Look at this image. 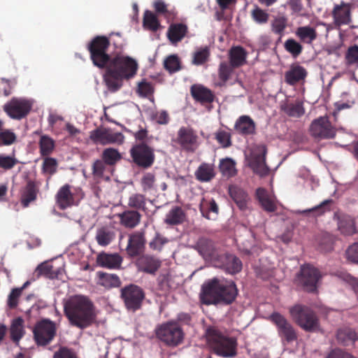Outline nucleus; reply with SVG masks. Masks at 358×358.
<instances>
[{"instance_id": "1", "label": "nucleus", "mask_w": 358, "mask_h": 358, "mask_svg": "<svg viewBox=\"0 0 358 358\" xmlns=\"http://www.w3.org/2000/svg\"><path fill=\"white\" fill-rule=\"evenodd\" d=\"M64 313L69 323L80 329L91 326L96 319L93 302L83 295L71 296L64 305Z\"/></svg>"}, {"instance_id": "2", "label": "nucleus", "mask_w": 358, "mask_h": 358, "mask_svg": "<svg viewBox=\"0 0 358 358\" xmlns=\"http://www.w3.org/2000/svg\"><path fill=\"white\" fill-rule=\"evenodd\" d=\"M105 69L103 81L108 90L115 92L122 87L124 79H129L136 75L138 64L130 57L117 55L110 59Z\"/></svg>"}, {"instance_id": "3", "label": "nucleus", "mask_w": 358, "mask_h": 358, "mask_svg": "<svg viewBox=\"0 0 358 358\" xmlns=\"http://www.w3.org/2000/svg\"><path fill=\"white\" fill-rule=\"evenodd\" d=\"M238 295V289L233 280L214 278L202 286L201 300L206 305L232 303Z\"/></svg>"}, {"instance_id": "4", "label": "nucleus", "mask_w": 358, "mask_h": 358, "mask_svg": "<svg viewBox=\"0 0 358 358\" xmlns=\"http://www.w3.org/2000/svg\"><path fill=\"white\" fill-rule=\"evenodd\" d=\"M206 337L210 350L222 357H234L237 355V340L222 334L215 327L206 329Z\"/></svg>"}, {"instance_id": "5", "label": "nucleus", "mask_w": 358, "mask_h": 358, "mask_svg": "<svg viewBox=\"0 0 358 358\" xmlns=\"http://www.w3.org/2000/svg\"><path fill=\"white\" fill-rule=\"evenodd\" d=\"M289 313L295 322L305 331H320L319 318L310 308L303 305H296L290 308Z\"/></svg>"}, {"instance_id": "6", "label": "nucleus", "mask_w": 358, "mask_h": 358, "mask_svg": "<svg viewBox=\"0 0 358 358\" xmlns=\"http://www.w3.org/2000/svg\"><path fill=\"white\" fill-rule=\"evenodd\" d=\"M110 45L109 39L104 36H97L89 43L87 50L95 66L101 69L107 66L111 58V56L107 53Z\"/></svg>"}, {"instance_id": "7", "label": "nucleus", "mask_w": 358, "mask_h": 358, "mask_svg": "<svg viewBox=\"0 0 358 358\" xmlns=\"http://www.w3.org/2000/svg\"><path fill=\"white\" fill-rule=\"evenodd\" d=\"M132 162L138 167L148 169L155 161V149L146 142L136 143L129 150Z\"/></svg>"}, {"instance_id": "8", "label": "nucleus", "mask_w": 358, "mask_h": 358, "mask_svg": "<svg viewBox=\"0 0 358 358\" xmlns=\"http://www.w3.org/2000/svg\"><path fill=\"white\" fill-rule=\"evenodd\" d=\"M321 278L320 271L313 266L307 264L301 266L296 281L306 292H315L317 291V283Z\"/></svg>"}, {"instance_id": "9", "label": "nucleus", "mask_w": 358, "mask_h": 358, "mask_svg": "<svg viewBox=\"0 0 358 358\" xmlns=\"http://www.w3.org/2000/svg\"><path fill=\"white\" fill-rule=\"evenodd\" d=\"M157 338L168 346H177L182 343L184 334L182 329L174 322H167L155 330Z\"/></svg>"}, {"instance_id": "10", "label": "nucleus", "mask_w": 358, "mask_h": 358, "mask_svg": "<svg viewBox=\"0 0 358 358\" xmlns=\"http://www.w3.org/2000/svg\"><path fill=\"white\" fill-rule=\"evenodd\" d=\"M57 333L56 324L50 319H42L34 327V338L38 345L45 346L55 338Z\"/></svg>"}, {"instance_id": "11", "label": "nucleus", "mask_w": 358, "mask_h": 358, "mask_svg": "<svg viewBox=\"0 0 358 358\" xmlns=\"http://www.w3.org/2000/svg\"><path fill=\"white\" fill-rule=\"evenodd\" d=\"M145 294L143 289L138 285L131 284L121 289V298L128 310L135 312L139 310Z\"/></svg>"}, {"instance_id": "12", "label": "nucleus", "mask_w": 358, "mask_h": 358, "mask_svg": "<svg viewBox=\"0 0 358 358\" xmlns=\"http://www.w3.org/2000/svg\"><path fill=\"white\" fill-rule=\"evenodd\" d=\"M32 103L25 98L13 97L3 106V110L12 119L21 120L30 112Z\"/></svg>"}, {"instance_id": "13", "label": "nucleus", "mask_w": 358, "mask_h": 358, "mask_svg": "<svg viewBox=\"0 0 358 358\" xmlns=\"http://www.w3.org/2000/svg\"><path fill=\"white\" fill-rule=\"evenodd\" d=\"M199 138L191 127H181L174 141L187 152H194L199 146Z\"/></svg>"}, {"instance_id": "14", "label": "nucleus", "mask_w": 358, "mask_h": 358, "mask_svg": "<svg viewBox=\"0 0 358 358\" xmlns=\"http://www.w3.org/2000/svg\"><path fill=\"white\" fill-rule=\"evenodd\" d=\"M310 135L319 140L332 139L336 135V129L327 116L314 120L310 126Z\"/></svg>"}, {"instance_id": "15", "label": "nucleus", "mask_w": 358, "mask_h": 358, "mask_svg": "<svg viewBox=\"0 0 358 358\" xmlns=\"http://www.w3.org/2000/svg\"><path fill=\"white\" fill-rule=\"evenodd\" d=\"M270 318L276 325L280 337L289 343L297 339L295 329L284 316L278 313H274Z\"/></svg>"}, {"instance_id": "16", "label": "nucleus", "mask_w": 358, "mask_h": 358, "mask_svg": "<svg viewBox=\"0 0 358 358\" xmlns=\"http://www.w3.org/2000/svg\"><path fill=\"white\" fill-rule=\"evenodd\" d=\"M214 264L215 266L224 270L230 274H236L239 273L242 269V262L236 256L223 253L217 255L215 259Z\"/></svg>"}, {"instance_id": "17", "label": "nucleus", "mask_w": 358, "mask_h": 358, "mask_svg": "<svg viewBox=\"0 0 358 358\" xmlns=\"http://www.w3.org/2000/svg\"><path fill=\"white\" fill-rule=\"evenodd\" d=\"M146 239L144 231H136L129 236L126 247L127 254L129 257L140 256L145 250Z\"/></svg>"}, {"instance_id": "18", "label": "nucleus", "mask_w": 358, "mask_h": 358, "mask_svg": "<svg viewBox=\"0 0 358 358\" xmlns=\"http://www.w3.org/2000/svg\"><path fill=\"white\" fill-rule=\"evenodd\" d=\"M38 192V183L30 179L27 180L26 185L22 187L20 191L22 206L24 208H27L31 203L36 200Z\"/></svg>"}, {"instance_id": "19", "label": "nucleus", "mask_w": 358, "mask_h": 358, "mask_svg": "<svg viewBox=\"0 0 358 358\" xmlns=\"http://www.w3.org/2000/svg\"><path fill=\"white\" fill-rule=\"evenodd\" d=\"M334 22L336 26L349 24L351 22L350 4L341 1L340 4H335L331 12Z\"/></svg>"}, {"instance_id": "20", "label": "nucleus", "mask_w": 358, "mask_h": 358, "mask_svg": "<svg viewBox=\"0 0 358 358\" xmlns=\"http://www.w3.org/2000/svg\"><path fill=\"white\" fill-rule=\"evenodd\" d=\"M266 152L265 146H262L260 152L253 154L250 162V166L253 171L261 177L266 176L269 173V169L266 164Z\"/></svg>"}, {"instance_id": "21", "label": "nucleus", "mask_w": 358, "mask_h": 358, "mask_svg": "<svg viewBox=\"0 0 358 358\" xmlns=\"http://www.w3.org/2000/svg\"><path fill=\"white\" fill-rule=\"evenodd\" d=\"M308 76L306 69L298 63L291 64L289 69L285 73V81L289 85H295L303 81Z\"/></svg>"}, {"instance_id": "22", "label": "nucleus", "mask_w": 358, "mask_h": 358, "mask_svg": "<svg viewBox=\"0 0 358 358\" xmlns=\"http://www.w3.org/2000/svg\"><path fill=\"white\" fill-rule=\"evenodd\" d=\"M161 264L162 262L159 259L150 255L141 256L136 262L139 271L152 275L155 274Z\"/></svg>"}, {"instance_id": "23", "label": "nucleus", "mask_w": 358, "mask_h": 358, "mask_svg": "<svg viewBox=\"0 0 358 358\" xmlns=\"http://www.w3.org/2000/svg\"><path fill=\"white\" fill-rule=\"evenodd\" d=\"M190 93L192 98L202 104L211 103L214 101L215 96L209 88L200 85L194 84L191 86Z\"/></svg>"}, {"instance_id": "24", "label": "nucleus", "mask_w": 358, "mask_h": 358, "mask_svg": "<svg viewBox=\"0 0 358 358\" xmlns=\"http://www.w3.org/2000/svg\"><path fill=\"white\" fill-rule=\"evenodd\" d=\"M234 129L243 136L253 135L255 134L256 124L249 115H244L236 120Z\"/></svg>"}, {"instance_id": "25", "label": "nucleus", "mask_w": 358, "mask_h": 358, "mask_svg": "<svg viewBox=\"0 0 358 358\" xmlns=\"http://www.w3.org/2000/svg\"><path fill=\"white\" fill-rule=\"evenodd\" d=\"M229 194L241 210L248 209V203L250 201L248 194L242 188L236 185H231L229 187Z\"/></svg>"}, {"instance_id": "26", "label": "nucleus", "mask_w": 358, "mask_h": 358, "mask_svg": "<svg viewBox=\"0 0 358 358\" xmlns=\"http://www.w3.org/2000/svg\"><path fill=\"white\" fill-rule=\"evenodd\" d=\"M122 260V257L117 253L108 254L103 252L96 257V263L99 266L110 269L120 268Z\"/></svg>"}, {"instance_id": "27", "label": "nucleus", "mask_w": 358, "mask_h": 358, "mask_svg": "<svg viewBox=\"0 0 358 358\" xmlns=\"http://www.w3.org/2000/svg\"><path fill=\"white\" fill-rule=\"evenodd\" d=\"M71 188V185L66 184L59 189L55 196L56 202L62 210H64L74 203V196Z\"/></svg>"}, {"instance_id": "28", "label": "nucleus", "mask_w": 358, "mask_h": 358, "mask_svg": "<svg viewBox=\"0 0 358 358\" xmlns=\"http://www.w3.org/2000/svg\"><path fill=\"white\" fill-rule=\"evenodd\" d=\"M280 110L289 117H300L305 113L303 102L299 99L292 102L285 100L280 103Z\"/></svg>"}, {"instance_id": "29", "label": "nucleus", "mask_w": 358, "mask_h": 358, "mask_svg": "<svg viewBox=\"0 0 358 358\" xmlns=\"http://www.w3.org/2000/svg\"><path fill=\"white\" fill-rule=\"evenodd\" d=\"M248 53L241 46L232 47L229 52V64L234 68H238L246 63Z\"/></svg>"}, {"instance_id": "30", "label": "nucleus", "mask_w": 358, "mask_h": 358, "mask_svg": "<svg viewBox=\"0 0 358 358\" xmlns=\"http://www.w3.org/2000/svg\"><path fill=\"white\" fill-rule=\"evenodd\" d=\"M120 223L127 228L133 229L139 224L141 213L135 210H128L119 215Z\"/></svg>"}, {"instance_id": "31", "label": "nucleus", "mask_w": 358, "mask_h": 358, "mask_svg": "<svg viewBox=\"0 0 358 358\" xmlns=\"http://www.w3.org/2000/svg\"><path fill=\"white\" fill-rule=\"evenodd\" d=\"M96 275L99 278L98 284L106 289L119 287L121 285L120 278L116 274L99 271Z\"/></svg>"}, {"instance_id": "32", "label": "nucleus", "mask_w": 358, "mask_h": 358, "mask_svg": "<svg viewBox=\"0 0 358 358\" xmlns=\"http://www.w3.org/2000/svg\"><path fill=\"white\" fill-rule=\"evenodd\" d=\"M62 272L63 269L62 268L54 269L52 265L46 262L39 264L35 271V273L36 274L37 277L43 275L49 279L59 278L60 275L62 274Z\"/></svg>"}, {"instance_id": "33", "label": "nucleus", "mask_w": 358, "mask_h": 358, "mask_svg": "<svg viewBox=\"0 0 358 358\" xmlns=\"http://www.w3.org/2000/svg\"><path fill=\"white\" fill-rule=\"evenodd\" d=\"M295 35L301 42L306 44H312L317 38V31L310 26L299 27L295 31Z\"/></svg>"}, {"instance_id": "34", "label": "nucleus", "mask_w": 358, "mask_h": 358, "mask_svg": "<svg viewBox=\"0 0 358 358\" xmlns=\"http://www.w3.org/2000/svg\"><path fill=\"white\" fill-rule=\"evenodd\" d=\"M187 31V27L182 23H176L170 25L167 36L171 43L175 44L180 41Z\"/></svg>"}, {"instance_id": "35", "label": "nucleus", "mask_w": 358, "mask_h": 358, "mask_svg": "<svg viewBox=\"0 0 358 358\" xmlns=\"http://www.w3.org/2000/svg\"><path fill=\"white\" fill-rule=\"evenodd\" d=\"M186 219L185 211L180 206L173 207L166 214L164 222L169 225L182 224Z\"/></svg>"}, {"instance_id": "36", "label": "nucleus", "mask_w": 358, "mask_h": 358, "mask_svg": "<svg viewBox=\"0 0 358 358\" xmlns=\"http://www.w3.org/2000/svg\"><path fill=\"white\" fill-rule=\"evenodd\" d=\"M199 252L206 258L211 259L213 262L217 257L213 242L206 238H199L197 242Z\"/></svg>"}, {"instance_id": "37", "label": "nucleus", "mask_w": 358, "mask_h": 358, "mask_svg": "<svg viewBox=\"0 0 358 358\" xmlns=\"http://www.w3.org/2000/svg\"><path fill=\"white\" fill-rule=\"evenodd\" d=\"M336 338L341 344L349 345L354 344L358 340V335L355 329L350 327H343L338 330Z\"/></svg>"}, {"instance_id": "38", "label": "nucleus", "mask_w": 358, "mask_h": 358, "mask_svg": "<svg viewBox=\"0 0 358 358\" xmlns=\"http://www.w3.org/2000/svg\"><path fill=\"white\" fill-rule=\"evenodd\" d=\"M215 176L214 165L202 163L195 171V177L200 182H209Z\"/></svg>"}, {"instance_id": "39", "label": "nucleus", "mask_w": 358, "mask_h": 358, "mask_svg": "<svg viewBox=\"0 0 358 358\" xmlns=\"http://www.w3.org/2000/svg\"><path fill=\"white\" fill-rule=\"evenodd\" d=\"M256 197L264 210L270 213L275 211L276 205L269 197L266 189L262 187L257 189Z\"/></svg>"}, {"instance_id": "40", "label": "nucleus", "mask_w": 358, "mask_h": 358, "mask_svg": "<svg viewBox=\"0 0 358 358\" xmlns=\"http://www.w3.org/2000/svg\"><path fill=\"white\" fill-rule=\"evenodd\" d=\"M200 210L203 217L208 220H214L217 215L219 208L214 199L203 201L200 205Z\"/></svg>"}, {"instance_id": "41", "label": "nucleus", "mask_w": 358, "mask_h": 358, "mask_svg": "<svg viewBox=\"0 0 358 358\" xmlns=\"http://www.w3.org/2000/svg\"><path fill=\"white\" fill-rule=\"evenodd\" d=\"M146 196L145 194L141 193L131 194L128 199V206L135 210H142L145 212L146 207Z\"/></svg>"}, {"instance_id": "42", "label": "nucleus", "mask_w": 358, "mask_h": 358, "mask_svg": "<svg viewBox=\"0 0 358 358\" xmlns=\"http://www.w3.org/2000/svg\"><path fill=\"white\" fill-rule=\"evenodd\" d=\"M338 228L344 235L350 236L356 233L355 220L349 215H343L339 218Z\"/></svg>"}, {"instance_id": "43", "label": "nucleus", "mask_w": 358, "mask_h": 358, "mask_svg": "<svg viewBox=\"0 0 358 358\" xmlns=\"http://www.w3.org/2000/svg\"><path fill=\"white\" fill-rule=\"evenodd\" d=\"M39 152L41 157H48L54 151L55 143L54 140L47 135H42L39 142Z\"/></svg>"}, {"instance_id": "44", "label": "nucleus", "mask_w": 358, "mask_h": 358, "mask_svg": "<svg viewBox=\"0 0 358 358\" xmlns=\"http://www.w3.org/2000/svg\"><path fill=\"white\" fill-rule=\"evenodd\" d=\"M101 157V159L109 166H115L122 159L120 152L113 148L104 149Z\"/></svg>"}, {"instance_id": "45", "label": "nucleus", "mask_w": 358, "mask_h": 358, "mask_svg": "<svg viewBox=\"0 0 358 358\" xmlns=\"http://www.w3.org/2000/svg\"><path fill=\"white\" fill-rule=\"evenodd\" d=\"M24 320L21 317H17L13 320L10 329V338L13 341L18 342L24 334L23 328Z\"/></svg>"}, {"instance_id": "46", "label": "nucleus", "mask_w": 358, "mask_h": 358, "mask_svg": "<svg viewBox=\"0 0 358 358\" xmlns=\"http://www.w3.org/2000/svg\"><path fill=\"white\" fill-rule=\"evenodd\" d=\"M235 68L227 62H220L218 68V77L220 80V86H223L230 79Z\"/></svg>"}, {"instance_id": "47", "label": "nucleus", "mask_w": 358, "mask_h": 358, "mask_svg": "<svg viewBox=\"0 0 358 358\" xmlns=\"http://www.w3.org/2000/svg\"><path fill=\"white\" fill-rule=\"evenodd\" d=\"M113 238L114 233L106 227H102L96 231V240L99 245L106 246Z\"/></svg>"}, {"instance_id": "48", "label": "nucleus", "mask_w": 358, "mask_h": 358, "mask_svg": "<svg viewBox=\"0 0 358 358\" xmlns=\"http://www.w3.org/2000/svg\"><path fill=\"white\" fill-rule=\"evenodd\" d=\"M284 48L294 58L299 56L303 51L302 45L293 38H288L284 43Z\"/></svg>"}, {"instance_id": "49", "label": "nucleus", "mask_w": 358, "mask_h": 358, "mask_svg": "<svg viewBox=\"0 0 358 358\" xmlns=\"http://www.w3.org/2000/svg\"><path fill=\"white\" fill-rule=\"evenodd\" d=\"M143 25L152 31H157L160 24L157 16L151 11L146 10L143 16Z\"/></svg>"}, {"instance_id": "50", "label": "nucleus", "mask_w": 358, "mask_h": 358, "mask_svg": "<svg viewBox=\"0 0 358 358\" xmlns=\"http://www.w3.org/2000/svg\"><path fill=\"white\" fill-rule=\"evenodd\" d=\"M90 138L95 144L106 145V128H96L90 131Z\"/></svg>"}, {"instance_id": "51", "label": "nucleus", "mask_w": 358, "mask_h": 358, "mask_svg": "<svg viewBox=\"0 0 358 358\" xmlns=\"http://www.w3.org/2000/svg\"><path fill=\"white\" fill-rule=\"evenodd\" d=\"M345 59L348 65H355L358 67V45L355 44L348 48Z\"/></svg>"}, {"instance_id": "52", "label": "nucleus", "mask_w": 358, "mask_h": 358, "mask_svg": "<svg viewBox=\"0 0 358 358\" xmlns=\"http://www.w3.org/2000/svg\"><path fill=\"white\" fill-rule=\"evenodd\" d=\"M58 163L56 159L48 157H44L43 162L42 164V171L44 173H48L52 176L57 172Z\"/></svg>"}, {"instance_id": "53", "label": "nucleus", "mask_w": 358, "mask_h": 358, "mask_svg": "<svg viewBox=\"0 0 358 358\" xmlns=\"http://www.w3.org/2000/svg\"><path fill=\"white\" fill-rule=\"evenodd\" d=\"M210 57V50L208 47L199 49L194 53L192 63L195 65H202L206 63Z\"/></svg>"}, {"instance_id": "54", "label": "nucleus", "mask_w": 358, "mask_h": 358, "mask_svg": "<svg viewBox=\"0 0 358 358\" xmlns=\"http://www.w3.org/2000/svg\"><path fill=\"white\" fill-rule=\"evenodd\" d=\"M220 170L223 175L229 177L236 174L235 163L231 159H224L220 162Z\"/></svg>"}, {"instance_id": "55", "label": "nucleus", "mask_w": 358, "mask_h": 358, "mask_svg": "<svg viewBox=\"0 0 358 358\" xmlns=\"http://www.w3.org/2000/svg\"><path fill=\"white\" fill-rule=\"evenodd\" d=\"M107 166L101 159L95 160L92 166V173L94 178L96 180L103 178Z\"/></svg>"}, {"instance_id": "56", "label": "nucleus", "mask_w": 358, "mask_h": 358, "mask_svg": "<svg viewBox=\"0 0 358 358\" xmlns=\"http://www.w3.org/2000/svg\"><path fill=\"white\" fill-rule=\"evenodd\" d=\"M17 139L15 134L10 129H2L0 132V147L10 145Z\"/></svg>"}, {"instance_id": "57", "label": "nucleus", "mask_w": 358, "mask_h": 358, "mask_svg": "<svg viewBox=\"0 0 358 358\" xmlns=\"http://www.w3.org/2000/svg\"><path fill=\"white\" fill-rule=\"evenodd\" d=\"M332 202L331 199H327L322 202L320 205H317L312 208L304 210L301 212L303 214H307L313 213L315 216H320L324 214L325 212L329 211L330 208L328 205Z\"/></svg>"}, {"instance_id": "58", "label": "nucleus", "mask_w": 358, "mask_h": 358, "mask_svg": "<svg viewBox=\"0 0 358 358\" xmlns=\"http://www.w3.org/2000/svg\"><path fill=\"white\" fill-rule=\"evenodd\" d=\"M124 141V136L121 132H115L111 129L106 128V145H121Z\"/></svg>"}, {"instance_id": "59", "label": "nucleus", "mask_w": 358, "mask_h": 358, "mask_svg": "<svg viewBox=\"0 0 358 358\" xmlns=\"http://www.w3.org/2000/svg\"><path fill=\"white\" fill-rule=\"evenodd\" d=\"M251 17L255 22L262 24L268 22L269 14L258 6H256L251 11Z\"/></svg>"}, {"instance_id": "60", "label": "nucleus", "mask_w": 358, "mask_h": 358, "mask_svg": "<svg viewBox=\"0 0 358 358\" xmlns=\"http://www.w3.org/2000/svg\"><path fill=\"white\" fill-rule=\"evenodd\" d=\"M155 176L154 173H145L141 179V185L144 192H147L154 187Z\"/></svg>"}, {"instance_id": "61", "label": "nucleus", "mask_w": 358, "mask_h": 358, "mask_svg": "<svg viewBox=\"0 0 358 358\" xmlns=\"http://www.w3.org/2000/svg\"><path fill=\"white\" fill-rule=\"evenodd\" d=\"M164 68L170 73H174L180 69V60L176 55H170L164 61Z\"/></svg>"}, {"instance_id": "62", "label": "nucleus", "mask_w": 358, "mask_h": 358, "mask_svg": "<svg viewBox=\"0 0 358 358\" xmlns=\"http://www.w3.org/2000/svg\"><path fill=\"white\" fill-rule=\"evenodd\" d=\"M169 242V240L162 236L159 232H156L155 237L149 243V246L152 250L161 251L163 246Z\"/></svg>"}, {"instance_id": "63", "label": "nucleus", "mask_w": 358, "mask_h": 358, "mask_svg": "<svg viewBox=\"0 0 358 358\" xmlns=\"http://www.w3.org/2000/svg\"><path fill=\"white\" fill-rule=\"evenodd\" d=\"M155 89L151 83L143 80L138 85V92L140 96L144 97L152 96Z\"/></svg>"}, {"instance_id": "64", "label": "nucleus", "mask_w": 358, "mask_h": 358, "mask_svg": "<svg viewBox=\"0 0 358 358\" xmlns=\"http://www.w3.org/2000/svg\"><path fill=\"white\" fill-rule=\"evenodd\" d=\"M287 27V20L283 17L275 18L271 23V30L276 34L282 36Z\"/></svg>"}]
</instances>
